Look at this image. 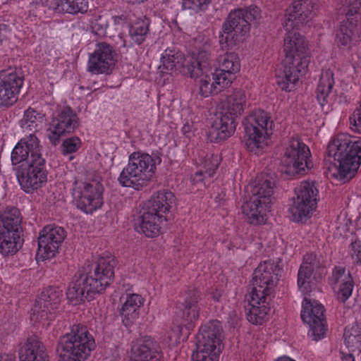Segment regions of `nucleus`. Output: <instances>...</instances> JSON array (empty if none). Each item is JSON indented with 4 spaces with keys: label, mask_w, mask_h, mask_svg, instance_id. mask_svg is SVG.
<instances>
[{
    "label": "nucleus",
    "mask_w": 361,
    "mask_h": 361,
    "mask_svg": "<svg viewBox=\"0 0 361 361\" xmlns=\"http://www.w3.org/2000/svg\"><path fill=\"white\" fill-rule=\"evenodd\" d=\"M94 345V339L87 327L75 324L68 333L61 336L57 352L60 361H85Z\"/></svg>",
    "instance_id": "nucleus-8"
},
{
    "label": "nucleus",
    "mask_w": 361,
    "mask_h": 361,
    "mask_svg": "<svg viewBox=\"0 0 361 361\" xmlns=\"http://www.w3.org/2000/svg\"><path fill=\"white\" fill-rule=\"evenodd\" d=\"M184 54L174 47H168L161 54L159 70L161 73H168L179 69L184 66Z\"/></svg>",
    "instance_id": "nucleus-37"
},
{
    "label": "nucleus",
    "mask_w": 361,
    "mask_h": 361,
    "mask_svg": "<svg viewBox=\"0 0 361 361\" xmlns=\"http://www.w3.org/2000/svg\"><path fill=\"white\" fill-rule=\"evenodd\" d=\"M274 180L267 176H262L250 185V195L242 206L245 220L250 224H264L267 212L269 211L272 203Z\"/></svg>",
    "instance_id": "nucleus-6"
},
{
    "label": "nucleus",
    "mask_w": 361,
    "mask_h": 361,
    "mask_svg": "<svg viewBox=\"0 0 361 361\" xmlns=\"http://www.w3.org/2000/svg\"><path fill=\"white\" fill-rule=\"evenodd\" d=\"M277 265L271 261L260 263L252 274V290L249 296L247 319L260 324L269 310V301L279 281Z\"/></svg>",
    "instance_id": "nucleus-3"
},
{
    "label": "nucleus",
    "mask_w": 361,
    "mask_h": 361,
    "mask_svg": "<svg viewBox=\"0 0 361 361\" xmlns=\"http://www.w3.org/2000/svg\"><path fill=\"white\" fill-rule=\"evenodd\" d=\"M66 235L62 227L52 225L44 227L38 239V255H41L43 259L54 257Z\"/></svg>",
    "instance_id": "nucleus-24"
},
{
    "label": "nucleus",
    "mask_w": 361,
    "mask_h": 361,
    "mask_svg": "<svg viewBox=\"0 0 361 361\" xmlns=\"http://www.w3.org/2000/svg\"><path fill=\"white\" fill-rule=\"evenodd\" d=\"M30 4L32 6L41 4L60 14H83L88 10L87 0H36Z\"/></svg>",
    "instance_id": "nucleus-28"
},
{
    "label": "nucleus",
    "mask_w": 361,
    "mask_h": 361,
    "mask_svg": "<svg viewBox=\"0 0 361 361\" xmlns=\"http://www.w3.org/2000/svg\"><path fill=\"white\" fill-rule=\"evenodd\" d=\"M211 0H182V6L183 9H190L197 13L205 10Z\"/></svg>",
    "instance_id": "nucleus-47"
},
{
    "label": "nucleus",
    "mask_w": 361,
    "mask_h": 361,
    "mask_svg": "<svg viewBox=\"0 0 361 361\" xmlns=\"http://www.w3.org/2000/svg\"><path fill=\"white\" fill-rule=\"evenodd\" d=\"M175 201L174 195L169 190H160L154 193L145 202V207L147 210L157 213L159 215L166 216L169 212Z\"/></svg>",
    "instance_id": "nucleus-34"
},
{
    "label": "nucleus",
    "mask_w": 361,
    "mask_h": 361,
    "mask_svg": "<svg viewBox=\"0 0 361 361\" xmlns=\"http://www.w3.org/2000/svg\"><path fill=\"white\" fill-rule=\"evenodd\" d=\"M81 146V140L78 137L66 139L62 143V152L63 154L77 152Z\"/></svg>",
    "instance_id": "nucleus-48"
},
{
    "label": "nucleus",
    "mask_w": 361,
    "mask_h": 361,
    "mask_svg": "<svg viewBox=\"0 0 361 361\" xmlns=\"http://www.w3.org/2000/svg\"><path fill=\"white\" fill-rule=\"evenodd\" d=\"M220 70L234 76L240 71V60L234 53L226 54L219 59Z\"/></svg>",
    "instance_id": "nucleus-42"
},
{
    "label": "nucleus",
    "mask_w": 361,
    "mask_h": 361,
    "mask_svg": "<svg viewBox=\"0 0 361 361\" xmlns=\"http://www.w3.org/2000/svg\"><path fill=\"white\" fill-rule=\"evenodd\" d=\"M259 16V11L257 6L231 11L219 32V42L222 49L232 48L243 42L250 32V23Z\"/></svg>",
    "instance_id": "nucleus-7"
},
{
    "label": "nucleus",
    "mask_w": 361,
    "mask_h": 361,
    "mask_svg": "<svg viewBox=\"0 0 361 361\" xmlns=\"http://www.w3.org/2000/svg\"><path fill=\"white\" fill-rule=\"evenodd\" d=\"M200 298L199 290H190L184 300L180 303L178 308L182 312V319L188 329H192L194 324L199 319L200 307L198 301Z\"/></svg>",
    "instance_id": "nucleus-32"
},
{
    "label": "nucleus",
    "mask_w": 361,
    "mask_h": 361,
    "mask_svg": "<svg viewBox=\"0 0 361 361\" xmlns=\"http://www.w3.org/2000/svg\"><path fill=\"white\" fill-rule=\"evenodd\" d=\"M211 295L214 301L219 302L222 296V290L216 289L211 293Z\"/></svg>",
    "instance_id": "nucleus-53"
},
{
    "label": "nucleus",
    "mask_w": 361,
    "mask_h": 361,
    "mask_svg": "<svg viewBox=\"0 0 361 361\" xmlns=\"http://www.w3.org/2000/svg\"><path fill=\"white\" fill-rule=\"evenodd\" d=\"M116 61L117 53L114 47L106 42H99L89 54L87 70L92 74L109 73Z\"/></svg>",
    "instance_id": "nucleus-21"
},
{
    "label": "nucleus",
    "mask_w": 361,
    "mask_h": 361,
    "mask_svg": "<svg viewBox=\"0 0 361 361\" xmlns=\"http://www.w3.org/2000/svg\"><path fill=\"white\" fill-rule=\"evenodd\" d=\"M195 161L202 169L194 174L192 180L195 183H203L204 185H206V180L212 178L215 173L220 164V158L217 154L215 155L200 150L197 152Z\"/></svg>",
    "instance_id": "nucleus-30"
},
{
    "label": "nucleus",
    "mask_w": 361,
    "mask_h": 361,
    "mask_svg": "<svg viewBox=\"0 0 361 361\" xmlns=\"http://www.w3.org/2000/svg\"><path fill=\"white\" fill-rule=\"evenodd\" d=\"M104 187L97 179L76 180L73 184L72 197L76 207L85 214H92L104 204Z\"/></svg>",
    "instance_id": "nucleus-12"
},
{
    "label": "nucleus",
    "mask_w": 361,
    "mask_h": 361,
    "mask_svg": "<svg viewBox=\"0 0 361 361\" xmlns=\"http://www.w3.org/2000/svg\"><path fill=\"white\" fill-rule=\"evenodd\" d=\"M0 221L3 228L0 231L21 235L23 232V216L20 210L14 207H8L0 213Z\"/></svg>",
    "instance_id": "nucleus-36"
},
{
    "label": "nucleus",
    "mask_w": 361,
    "mask_h": 361,
    "mask_svg": "<svg viewBox=\"0 0 361 361\" xmlns=\"http://www.w3.org/2000/svg\"><path fill=\"white\" fill-rule=\"evenodd\" d=\"M246 106L247 94L242 89L235 90L226 97L212 128L211 133H216V140H225L235 132V119L244 112Z\"/></svg>",
    "instance_id": "nucleus-9"
},
{
    "label": "nucleus",
    "mask_w": 361,
    "mask_h": 361,
    "mask_svg": "<svg viewBox=\"0 0 361 361\" xmlns=\"http://www.w3.org/2000/svg\"><path fill=\"white\" fill-rule=\"evenodd\" d=\"M23 80L22 73L16 68L0 72V108L11 106L17 102Z\"/></svg>",
    "instance_id": "nucleus-20"
},
{
    "label": "nucleus",
    "mask_w": 361,
    "mask_h": 361,
    "mask_svg": "<svg viewBox=\"0 0 361 361\" xmlns=\"http://www.w3.org/2000/svg\"><path fill=\"white\" fill-rule=\"evenodd\" d=\"M349 253L355 263L361 262V241L358 238H355L352 240L349 247Z\"/></svg>",
    "instance_id": "nucleus-50"
},
{
    "label": "nucleus",
    "mask_w": 361,
    "mask_h": 361,
    "mask_svg": "<svg viewBox=\"0 0 361 361\" xmlns=\"http://www.w3.org/2000/svg\"><path fill=\"white\" fill-rule=\"evenodd\" d=\"M247 149L255 154L267 145V139L273 127V121L264 110L253 111L243 122Z\"/></svg>",
    "instance_id": "nucleus-10"
},
{
    "label": "nucleus",
    "mask_w": 361,
    "mask_h": 361,
    "mask_svg": "<svg viewBox=\"0 0 361 361\" xmlns=\"http://www.w3.org/2000/svg\"><path fill=\"white\" fill-rule=\"evenodd\" d=\"M324 312V307L321 303L314 300L304 298L301 318L310 326L309 337L316 341L324 338L327 331Z\"/></svg>",
    "instance_id": "nucleus-17"
},
{
    "label": "nucleus",
    "mask_w": 361,
    "mask_h": 361,
    "mask_svg": "<svg viewBox=\"0 0 361 361\" xmlns=\"http://www.w3.org/2000/svg\"><path fill=\"white\" fill-rule=\"evenodd\" d=\"M166 220V216L159 215L143 207L135 221V228L138 233L146 237L154 238L161 233L163 224Z\"/></svg>",
    "instance_id": "nucleus-26"
},
{
    "label": "nucleus",
    "mask_w": 361,
    "mask_h": 361,
    "mask_svg": "<svg viewBox=\"0 0 361 361\" xmlns=\"http://www.w3.org/2000/svg\"><path fill=\"white\" fill-rule=\"evenodd\" d=\"M20 361H47L44 346L36 337L28 338L19 351Z\"/></svg>",
    "instance_id": "nucleus-35"
},
{
    "label": "nucleus",
    "mask_w": 361,
    "mask_h": 361,
    "mask_svg": "<svg viewBox=\"0 0 361 361\" xmlns=\"http://www.w3.org/2000/svg\"><path fill=\"white\" fill-rule=\"evenodd\" d=\"M348 9L346 12V20H343L336 35V42L339 47H348L355 45L361 35V16L357 13L361 7L360 0L347 2Z\"/></svg>",
    "instance_id": "nucleus-14"
},
{
    "label": "nucleus",
    "mask_w": 361,
    "mask_h": 361,
    "mask_svg": "<svg viewBox=\"0 0 361 361\" xmlns=\"http://www.w3.org/2000/svg\"><path fill=\"white\" fill-rule=\"evenodd\" d=\"M160 346L149 336L133 342L130 356L124 361H160Z\"/></svg>",
    "instance_id": "nucleus-25"
},
{
    "label": "nucleus",
    "mask_w": 361,
    "mask_h": 361,
    "mask_svg": "<svg viewBox=\"0 0 361 361\" xmlns=\"http://www.w3.org/2000/svg\"><path fill=\"white\" fill-rule=\"evenodd\" d=\"M327 152L334 158L341 178H351L361 164V137L338 134L329 142Z\"/></svg>",
    "instance_id": "nucleus-5"
},
{
    "label": "nucleus",
    "mask_w": 361,
    "mask_h": 361,
    "mask_svg": "<svg viewBox=\"0 0 361 361\" xmlns=\"http://www.w3.org/2000/svg\"><path fill=\"white\" fill-rule=\"evenodd\" d=\"M197 78H200L199 81V94L203 97H208L212 94H217L219 90L217 86H214L209 72L200 73Z\"/></svg>",
    "instance_id": "nucleus-44"
},
{
    "label": "nucleus",
    "mask_w": 361,
    "mask_h": 361,
    "mask_svg": "<svg viewBox=\"0 0 361 361\" xmlns=\"http://www.w3.org/2000/svg\"><path fill=\"white\" fill-rule=\"evenodd\" d=\"M321 266L322 262L317 255L309 253L304 256L298 274V286L301 292L304 293L309 292L312 272Z\"/></svg>",
    "instance_id": "nucleus-33"
},
{
    "label": "nucleus",
    "mask_w": 361,
    "mask_h": 361,
    "mask_svg": "<svg viewBox=\"0 0 361 361\" xmlns=\"http://www.w3.org/2000/svg\"><path fill=\"white\" fill-rule=\"evenodd\" d=\"M62 293L59 288H46L35 300L30 314L31 322L34 324H44L48 320H52L59 308Z\"/></svg>",
    "instance_id": "nucleus-15"
},
{
    "label": "nucleus",
    "mask_w": 361,
    "mask_h": 361,
    "mask_svg": "<svg viewBox=\"0 0 361 361\" xmlns=\"http://www.w3.org/2000/svg\"><path fill=\"white\" fill-rule=\"evenodd\" d=\"M90 26L92 32L99 36L104 37L106 34V30L109 27V20L106 16H95L90 20Z\"/></svg>",
    "instance_id": "nucleus-46"
},
{
    "label": "nucleus",
    "mask_w": 361,
    "mask_h": 361,
    "mask_svg": "<svg viewBox=\"0 0 361 361\" xmlns=\"http://www.w3.org/2000/svg\"><path fill=\"white\" fill-rule=\"evenodd\" d=\"M112 18L115 25H121L127 21V17L124 14L114 16Z\"/></svg>",
    "instance_id": "nucleus-52"
},
{
    "label": "nucleus",
    "mask_w": 361,
    "mask_h": 361,
    "mask_svg": "<svg viewBox=\"0 0 361 361\" xmlns=\"http://www.w3.org/2000/svg\"><path fill=\"white\" fill-rule=\"evenodd\" d=\"M22 245L21 235L0 231V255L3 257L13 256Z\"/></svg>",
    "instance_id": "nucleus-40"
},
{
    "label": "nucleus",
    "mask_w": 361,
    "mask_h": 361,
    "mask_svg": "<svg viewBox=\"0 0 361 361\" xmlns=\"http://www.w3.org/2000/svg\"><path fill=\"white\" fill-rule=\"evenodd\" d=\"M349 124L353 132L361 134V108L356 107L350 116Z\"/></svg>",
    "instance_id": "nucleus-49"
},
{
    "label": "nucleus",
    "mask_w": 361,
    "mask_h": 361,
    "mask_svg": "<svg viewBox=\"0 0 361 361\" xmlns=\"http://www.w3.org/2000/svg\"><path fill=\"white\" fill-rule=\"evenodd\" d=\"M210 42L207 40L204 44L203 49H199L194 53L195 61L188 66V69L191 78H197L200 73L210 72L212 70L209 59Z\"/></svg>",
    "instance_id": "nucleus-38"
},
{
    "label": "nucleus",
    "mask_w": 361,
    "mask_h": 361,
    "mask_svg": "<svg viewBox=\"0 0 361 361\" xmlns=\"http://www.w3.org/2000/svg\"><path fill=\"white\" fill-rule=\"evenodd\" d=\"M223 328L217 320L201 326L197 335V349L219 355L222 350Z\"/></svg>",
    "instance_id": "nucleus-23"
},
{
    "label": "nucleus",
    "mask_w": 361,
    "mask_h": 361,
    "mask_svg": "<svg viewBox=\"0 0 361 361\" xmlns=\"http://www.w3.org/2000/svg\"><path fill=\"white\" fill-rule=\"evenodd\" d=\"M293 30H287L284 38L283 69L277 71L276 82L282 90L290 92L305 75L310 62V56L305 37Z\"/></svg>",
    "instance_id": "nucleus-2"
},
{
    "label": "nucleus",
    "mask_w": 361,
    "mask_h": 361,
    "mask_svg": "<svg viewBox=\"0 0 361 361\" xmlns=\"http://www.w3.org/2000/svg\"><path fill=\"white\" fill-rule=\"evenodd\" d=\"M334 74L330 69L323 70L319 79L315 91L316 98L323 109L330 110L336 97V92L334 89Z\"/></svg>",
    "instance_id": "nucleus-27"
},
{
    "label": "nucleus",
    "mask_w": 361,
    "mask_h": 361,
    "mask_svg": "<svg viewBox=\"0 0 361 361\" xmlns=\"http://www.w3.org/2000/svg\"><path fill=\"white\" fill-rule=\"evenodd\" d=\"M311 153L300 139L291 137L285 144L281 158V170L289 176L303 174L312 167L309 162Z\"/></svg>",
    "instance_id": "nucleus-11"
},
{
    "label": "nucleus",
    "mask_w": 361,
    "mask_h": 361,
    "mask_svg": "<svg viewBox=\"0 0 361 361\" xmlns=\"http://www.w3.org/2000/svg\"><path fill=\"white\" fill-rule=\"evenodd\" d=\"M43 115L32 108H28L24 112L22 120L23 126L30 130H37L43 122Z\"/></svg>",
    "instance_id": "nucleus-43"
},
{
    "label": "nucleus",
    "mask_w": 361,
    "mask_h": 361,
    "mask_svg": "<svg viewBox=\"0 0 361 361\" xmlns=\"http://www.w3.org/2000/svg\"><path fill=\"white\" fill-rule=\"evenodd\" d=\"M351 1H354L355 0H351ZM360 1H361V0H360Z\"/></svg>",
    "instance_id": "nucleus-57"
},
{
    "label": "nucleus",
    "mask_w": 361,
    "mask_h": 361,
    "mask_svg": "<svg viewBox=\"0 0 361 361\" xmlns=\"http://www.w3.org/2000/svg\"><path fill=\"white\" fill-rule=\"evenodd\" d=\"M80 126L76 112L70 106L61 108L54 116L47 130L49 142L56 145L62 136L74 132Z\"/></svg>",
    "instance_id": "nucleus-18"
},
{
    "label": "nucleus",
    "mask_w": 361,
    "mask_h": 361,
    "mask_svg": "<svg viewBox=\"0 0 361 361\" xmlns=\"http://www.w3.org/2000/svg\"><path fill=\"white\" fill-rule=\"evenodd\" d=\"M219 355L215 353H209V352L197 349L196 352L192 354L193 361H218Z\"/></svg>",
    "instance_id": "nucleus-51"
},
{
    "label": "nucleus",
    "mask_w": 361,
    "mask_h": 361,
    "mask_svg": "<svg viewBox=\"0 0 361 361\" xmlns=\"http://www.w3.org/2000/svg\"><path fill=\"white\" fill-rule=\"evenodd\" d=\"M161 162L160 157L143 152H134L128 157V164L121 172L118 181L123 187L142 190L154 180L157 166Z\"/></svg>",
    "instance_id": "nucleus-4"
},
{
    "label": "nucleus",
    "mask_w": 361,
    "mask_h": 361,
    "mask_svg": "<svg viewBox=\"0 0 361 361\" xmlns=\"http://www.w3.org/2000/svg\"><path fill=\"white\" fill-rule=\"evenodd\" d=\"M116 262L111 255L100 257L96 264L78 269L66 291L68 300L77 305L87 297L102 293L114 277Z\"/></svg>",
    "instance_id": "nucleus-1"
},
{
    "label": "nucleus",
    "mask_w": 361,
    "mask_h": 361,
    "mask_svg": "<svg viewBox=\"0 0 361 361\" xmlns=\"http://www.w3.org/2000/svg\"><path fill=\"white\" fill-rule=\"evenodd\" d=\"M149 19L144 17L137 18L129 27L128 35L131 39L130 44L128 45L126 41L123 42L124 47H130L133 44H142L149 34Z\"/></svg>",
    "instance_id": "nucleus-39"
},
{
    "label": "nucleus",
    "mask_w": 361,
    "mask_h": 361,
    "mask_svg": "<svg viewBox=\"0 0 361 361\" xmlns=\"http://www.w3.org/2000/svg\"><path fill=\"white\" fill-rule=\"evenodd\" d=\"M329 283L333 288H337V298L345 302L352 295L354 283L350 271L343 267H336L333 269L329 277Z\"/></svg>",
    "instance_id": "nucleus-29"
},
{
    "label": "nucleus",
    "mask_w": 361,
    "mask_h": 361,
    "mask_svg": "<svg viewBox=\"0 0 361 361\" xmlns=\"http://www.w3.org/2000/svg\"><path fill=\"white\" fill-rule=\"evenodd\" d=\"M343 337L348 348L360 349L361 348V324H355L347 326L345 329Z\"/></svg>",
    "instance_id": "nucleus-41"
},
{
    "label": "nucleus",
    "mask_w": 361,
    "mask_h": 361,
    "mask_svg": "<svg viewBox=\"0 0 361 361\" xmlns=\"http://www.w3.org/2000/svg\"><path fill=\"white\" fill-rule=\"evenodd\" d=\"M317 0H296L286 9L283 25L286 30H300L306 25L318 9Z\"/></svg>",
    "instance_id": "nucleus-16"
},
{
    "label": "nucleus",
    "mask_w": 361,
    "mask_h": 361,
    "mask_svg": "<svg viewBox=\"0 0 361 361\" xmlns=\"http://www.w3.org/2000/svg\"><path fill=\"white\" fill-rule=\"evenodd\" d=\"M211 78L213 80L214 86H217L219 92L224 87H228L232 82L233 75L222 71L220 69H216L213 73L212 71L209 72Z\"/></svg>",
    "instance_id": "nucleus-45"
},
{
    "label": "nucleus",
    "mask_w": 361,
    "mask_h": 361,
    "mask_svg": "<svg viewBox=\"0 0 361 361\" xmlns=\"http://www.w3.org/2000/svg\"><path fill=\"white\" fill-rule=\"evenodd\" d=\"M123 301L120 316L126 326H131L140 316V309L143 305L144 298L137 293H127L121 298Z\"/></svg>",
    "instance_id": "nucleus-31"
},
{
    "label": "nucleus",
    "mask_w": 361,
    "mask_h": 361,
    "mask_svg": "<svg viewBox=\"0 0 361 361\" xmlns=\"http://www.w3.org/2000/svg\"><path fill=\"white\" fill-rule=\"evenodd\" d=\"M42 149L39 140L34 133L26 135L13 149L11 156L12 164L44 161Z\"/></svg>",
    "instance_id": "nucleus-22"
},
{
    "label": "nucleus",
    "mask_w": 361,
    "mask_h": 361,
    "mask_svg": "<svg viewBox=\"0 0 361 361\" xmlns=\"http://www.w3.org/2000/svg\"><path fill=\"white\" fill-rule=\"evenodd\" d=\"M0 361H15V358L12 355L0 353Z\"/></svg>",
    "instance_id": "nucleus-54"
},
{
    "label": "nucleus",
    "mask_w": 361,
    "mask_h": 361,
    "mask_svg": "<svg viewBox=\"0 0 361 361\" xmlns=\"http://www.w3.org/2000/svg\"><path fill=\"white\" fill-rule=\"evenodd\" d=\"M342 361H355V357L353 354H343L341 357Z\"/></svg>",
    "instance_id": "nucleus-55"
},
{
    "label": "nucleus",
    "mask_w": 361,
    "mask_h": 361,
    "mask_svg": "<svg viewBox=\"0 0 361 361\" xmlns=\"http://www.w3.org/2000/svg\"><path fill=\"white\" fill-rule=\"evenodd\" d=\"M45 161L22 164L16 171L18 181L26 193L41 188L47 180Z\"/></svg>",
    "instance_id": "nucleus-19"
},
{
    "label": "nucleus",
    "mask_w": 361,
    "mask_h": 361,
    "mask_svg": "<svg viewBox=\"0 0 361 361\" xmlns=\"http://www.w3.org/2000/svg\"><path fill=\"white\" fill-rule=\"evenodd\" d=\"M276 361H295V360H294L293 359H292L289 357L284 356V357H279Z\"/></svg>",
    "instance_id": "nucleus-56"
},
{
    "label": "nucleus",
    "mask_w": 361,
    "mask_h": 361,
    "mask_svg": "<svg viewBox=\"0 0 361 361\" xmlns=\"http://www.w3.org/2000/svg\"><path fill=\"white\" fill-rule=\"evenodd\" d=\"M295 197L289 208L294 221L310 217L316 209L319 190L313 181H302L295 188Z\"/></svg>",
    "instance_id": "nucleus-13"
}]
</instances>
